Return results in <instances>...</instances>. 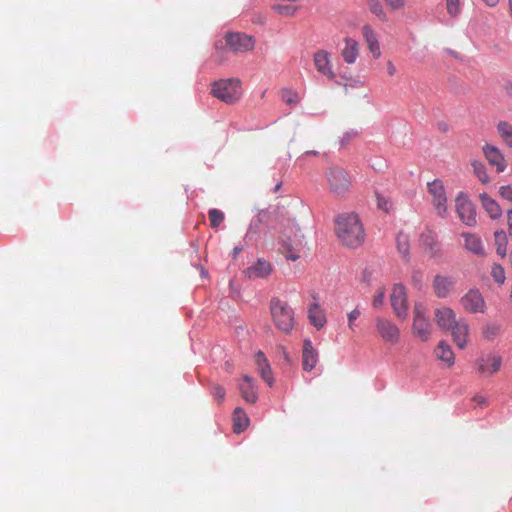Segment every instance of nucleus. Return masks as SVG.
<instances>
[{"label": "nucleus", "instance_id": "16", "mask_svg": "<svg viewBox=\"0 0 512 512\" xmlns=\"http://www.w3.org/2000/svg\"><path fill=\"white\" fill-rule=\"evenodd\" d=\"M313 62L319 73L328 79H334L335 73L332 68L330 54L325 50H319L314 53Z\"/></svg>", "mask_w": 512, "mask_h": 512}, {"label": "nucleus", "instance_id": "52", "mask_svg": "<svg viewBox=\"0 0 512 512\" xmlns=\"http://www.w3.org/2000/svg\"><path fill=\"white\" fill-rule=\"evenodd\" d=\"M504 91L507 96L512 98V83H507L504 85Z\"/></svg>", "mask_w": 512, "mask_h": 512}, {"label": "nucleus", "instance_id": "17", "mask_svg": "<svg viewBox=\"0 0 512 512\" xmlns=\"http://www.w3.org/2000/svg\"><path fill=\"white\" fill-rule=\"evenodd\" d=\"M434 319L439 328L449 330L458 320L455 312L446 306L436 308Z\"/></svg>", "mask_w": 512, "mask_h": 512}, {"label": "nucleus", "instance_id": "15", "mask_svg": "<svg viewBox=\"0 0 512 512\" xmlns=\"http://www.w3.org/2000/svg\"><path fill=\"white\" fill-rule=\"evenodd\" d=\"M455 280L451 277L437 274L433 278L432 289L436 297L447 298L454 289Z\"/></svg>", "mask_w": 512, "mask_h": 512}, {"label": "nucleus", "instance_id": "33", "mask_svg": "<svg viewBox=\"0 0 512 512\" xmlns=\"http://www.w3.org/2000/svg\"><path fill=\"white\" fill-rule=\"evenodd\" d=\"M372 14L379 20L387 21L388 17L380 0H365Z\"/></svg>", "mask_w": 512, "mask_h": 512}, {"label": "nucleus", "instance_id": "26", "mask_svg": "<svg viewBox=\"0 0 512 512\" xmlns=\"http://www.w3.org/2000/svg\"><path fill=\"white\" fill-rule=\"evenodd\" d=\"M461 236L464 238V247L469 252L478 256L485 255V249L480 237L468 232L462 233Z\"/></svg>", "mask_w": 512, "mask_h": 512}, {"label": "nucleus", "instance_id": "47", "mask_svg": "<svg viewBox=\"0 0 512 512\" xmlns=\"http://www.w3.org/2000/svg\"><path fill=\"white\" fill-rule=\"evenodd\" d=\"M422 277H423V274L422 272L420 271H415L412 275V281L413 283L418 286V287H421V283H422Z\"/></svg>", "mask_w": 512, "mask_h": 512}, {"label": "nucleus", "instance_id": "19", "mask_svg": "<svg viewBox=\"0 0 512 512\" xmlns=\"http://www.w3.org/2000/svg\"><path fill=\"white\" fill-rule=\"evenodd\" d=\"M483 153H484V156L487 159V161L491 165L496 167V171L498 173H501L506 169V167H507L506 161H505L504 155L499 150V148H497L496 146L487 144L483 147Z\"/></svg>", "mask_w": 512, "mask_h": 512}, {"label": "nucleus", "instance_id": "36", "mask_svg": "<svg viewBox=\"0 0 512 512\" xmlns=\"http://www.w3.org/2000/svg\"><path fill=\"white\" fill-rule=\"evenodd\" d=\"M474 174L478 177V179L482 183H488L489 182V176L487 174V170L485 165L482 162L474 161L472 163Z\"/></svg>", "mask_w": 512, "mask_h": 512}, {"label": "nucleus", "instance_id": "3", "mask_svg": "<svg viewBox=\"0 0 512 512\" xmlns=\"http://www.w3.org/2000/svg\"><path fill=\"white\" fill-rule=\"evenodd\" d=\"M329 192L335 197L344 196L351 188L352 180L348 172L341 167H330L326 172Z\"/></svg>", "mask_w": 512, "mask_h": 512}, {"label": "nucleus", "instance_id": "5", "mask_svg": "<svg viewBox=\"0 0 512 512\" xmlns=\"http://www.w3.org/2000/svg\"><path fill=\"white\" fill-rule=\"evenodd\" d=\"M432 324L426 317V307L423 303L417 302L413 308L412 334L422 342H427L432 335Z\"/></svg>", "mask_w": 512, "mask_h": 512}, {"label": "nucleus", "instance_id": "38", "mask_svg": "<svg viewBox=\"0 0 512 512\" xmlns=\"http://www.w3.org/2000/svg\"><path fill=\"white\" fill-rule=\"evenodd\" d=\"M208 217L211 227L217 228L224 220V213L218 209H210Z\"/></svg>", "mask_w": 512, "mask_h": 512}, {"label": "nucleus", "instance_id": "34", "mask_svg": "<svg viewBox=\"0 0 512 512\" xmlns=\"http://www.w3.org/2000/svg\"><path fill=\"white\" fill-rule=\"evenodd\" d=\"M273 10L281 16H293L299 7L290 2V4L277 3L273 5Z\"/></svg>", "mask_w": 512, "mask_h": 512}, {"label": "nucleus", "instance_id": "45", "mask_svg": "<svg viewBox=\"0 0 512 512\" xmlns=\"http://www.w3.org/2000/svg\"><path fill=\"white\" fill-rule=\"evenodd\" d=\"M385 3L392 11H395L403 9L406 4V0H385Z\"/></svg>", "mask_w": 512, "mask_h": 512}, {"label": "nucleus", "instance_id": "1", "mask_svg": "<svg viewBox=\"0 0 512 512\" xmlns=\"http://www.w3.org/2000/svg\"><path fill=\"white\" fill-rule=\"evenodd\" d=\"M335 233L340 242L349 248H357L365 241V230L356 213L346 212L335 219Z\"/></svg>", "mask_w": 512, "mask_h": 512}, {"label": "nucleus", "instance_id": "13", "mask_svg": "<svg viewBox=\"0 0 512 512\" xmlns=\"http://www.w3.org/2000/svg\"><path fill=\"white\" fill-rule=\"evenodd\" d=\"M456 211L460 220L467 226L476 224V210L474 204L463 193L456 197Z\"/></svg>", "mask_w": 512, "mask_h": 512}, {"label": "nucleus", "instance_id": "11", "mask_svg": "<svg viewBox=\"0 0 512 512\" xmlns=\"http://www.w3.org/2000/svg\"><path fill=\"white\" fill-rule=\"evenodd\" d=\"M419 245L430 258L442 256L441 243L438 241L435 231L426 228L419 236Z\"/></svg>", "mask_w": 512, "mask_h": 512}, {"label": "nucleus", "instance_id": "29", "mask_svg": "<svg viewBox=\"0 0 512 512\" xmlns=\"http://www.w3.org/2000/svg\"><path fill=\"white\" fill-rule=\"evenodd\" d=\"M308 319L310 323L319 329H322L326 324V315L324 310L318 303H313L308 310Z\"/></svg>", "mask_w": 512, "mask_h": 512}, {"label": "nucleus", "instance_id": "2", "mask_svg": "<svg viewBox=\"0 0 512 512\" xmlns=\"http://www.w3.org/2000/svg\"><path fill=\"white\" fill-rule=\"evenodd\" d=\"M270 313L275 326L285 334H290L295 325L294 311L286 301L272 298Z\"/></svg>", "mask_w": 512, "mask_h": 512}, {"label": "nucleus", "instance_id": "50", "mask_svg": "<svg viewBox=\"0 0 512 512\" xmlns=\"http://www.w3.org/2000/svg\"><path fill=\"white\" fill-rule=\"evenodd\" d=\"M387 72L390 76H393L396 73V67L391 61L387 62Z\"/></svg>", "mask_w": 512, "mask_h": 512}, {"label": "nucleus", "instance_id": "28", "mask_svg": "<svg viewBox=\"0 0 512 512\" xmlns=\"http://www.w3.org/2000/svg\"><path fill=\"white\" fill-rule=\"evenodd\" d=\"M481 205L492 219H498L502 215L500 205L486 193L479 195Z\"/></svg>", "mask_w": 512, "mask_h": 512}, {"label": "nucleus", "instance_id": "41", "mask_svg": "<svg viewBox=\"0 0 512 512\" xmlns=\"http://www.w3.org/2000/svg\"><path fill=\"white\" fill-rule=\"evenodd\" d=\"M377 207L385 212H389L392 209L391 201L383 195L376 193Z\"/></svg>", "mask_w": 512, "mask_h": 512}, {"label": "nucleus", "instance_id": "20", "mask_svg": "<svg viewBox=\"0 0 512 512\" xmlns=\"http://www.w3.org/2000/svg\"><path fill=\"white\" fill-rule=\"evenodd\" d=\"M318 362V352L310 339H305L302 350V368L306 372L312 371Z\"/></svg>", "mask_w": 512, "mask_h": 512}, {"label": "nucleus", "instance_id": "30", "mask_svg": "<svg viewBox=\"0 0 512 512\" xmlns=\"http://www.w3.org/2000/svg\"><path fill=\"white\" fill-rule=\"evenodd\" d=\"M233 428L235 433L243 432L249 425V418L242 408H236L233 412Z\"/></svg>", "mask_w": 512, "mask_h": 512}, {"label": "nucleus", "instance_id": "53", "mask_svg": "<svg viewBox=\"0 0 512 512\" xmlns=\"http://www.w3.org/2000/svg\"><path fill=\"white\" fill-rule=\"evenodd\" d=\"M487 6L495 7L498 5L500 0H482Z\"/></svg>", "mask_w": 512, "mask_h": 512}, {"label": "nucleus", "instance_id": "9", "mask_svg": "<svg viewBox=\"0 0 512 512\" xmlns=\"http://www.w3.org/2000/svg\"><path fill=\"white\" fill-rule=\"evenodd\" d=\"M428 192L432 197V203L437 215L445 217L447 214V197L444 185L441 180H434L427 184Z\"/></svg>", "mask_w": 512, "mask_h": 512}, {"label": "nucleus", "instance_id": "44", "mask_svg": "<svg viewBox=\"0 0 512 512\" xmlns=\"http://www.w3.org/2000/svg\"><path fill=\"white\" fill-rule=\"evenodd\" d=\"M212 395L214 396L215 399L219 401V403H221L225 398L226 391L224 387L220 385H214L212 387Z\"/></svg>", "mask_w": 512, "mask_h": 512}, {"label": "nucleus", "instance_id": "24", "mask_svg": "<svg viewBox=\"0 0 512 512\" xmlns=\"http://www.w3.org/2000/svg\"><path fill=\"white\" fill-rule=\"evenodd\" d=\"M255 362L258 368V372L262 379L269 385L272 386L274 384V377L272 374L271 367L264 356L262 351H258L255 354Z\"/></svg>", "mask_w": 512, "mask_h": 512}, {"label": "nucleus", "instance_id": "23", "mask_svg": "<svg viewBox=\"0 0 512 512\" xmlns=\"http://www.w3.org/2000/svg\"><path fill=\"white\" fill-rule=\"evenodd\" d=\"M344 47L341 50V56L347 64H353L356 62L359 56L360 45L358 41L351 37H346L343 40Z\"/></svg>", "mask_w": 512, "mask_h": 512}, {"label": "nucleus", "instance_id": "51", "mask_svg": "<svg viewBox=\"0 0 512 512\" xmlns=\"http://www.w3.org/2000/svg\"><path fill=\"white\" fill-rule=\"evenodd\" d=\"M473 401L476 402L477 404H480V405H484L486 404V399L485 397L481 396V395H477L473 398Z\"/></svg>", "mask_w": 512, "mask_h": 512}, {"label": "nucleus", "instance_id": "21", "mask_svg": "<svg viewBox=\"0 0 512 512\" xmlns=\"http://www.w3.org/2000/svg\"><path fill=\"white\" fill-rule=\"evenodd\" d=\"M362 36L372 56L378 59L381 56V50L374 29L368 24L364 25L362 27Z\"/></svg>", "mask_w": 512, "mask_h": 512}, {"label": "nucleus", "instance_id": "37", "mask_svg": "<svg viewBox=\"0 0 512 512\" xmlns=\"http://www.w3.org/2000/svg\"><path fill=\"white\" fill-rule=\"evenodd\" d=\"M491 276H492L493 280L496 283H498L499 285L504 284V282L506 280L504 268L500 264H497V263H494L491 267Z\"/></svg>", "mask_w": 512, "mask_h": 512}, {"label": "nucleus", "instance_id": "27", "mask_svg": "<svg viewBox=\"0 0 512 512\" xmlns=\"http://www.w3.org/2000/svg\"><path fill=\"white\" fill-rule=\"evenodd\" d=\"M435 356L438 360L445 363L447 367H451L455 363V356L452 348L445 341H440L435 349Z\"/></svg>", "mask_w": 512, "mask_h": 512}, {"label": "nucleus", "instance_id": "8", "mask_svg": "<svg viewBox=\"0 0 512 512\" xmlns=\"http://www.w3.org/2000/svg\"><path fill=\"white\" fill-rule=\"evenodd\" d=\"M475 366L481 376L490 377L501 369L502 357L494 352L483 354L475 361Z\"/></svg>", "mask_w": 512, "mask_h": 512}, {"label": "nucleus", "instance_id": "7", "mask_svg": "<svg viewBox=\"0 0 512 512\" xmlns=\"http://www.w3.org/2000/svg\"><path fill=\"white\" fill-rule=\"evenodd\" d=\"M375 329L380 338L391 345H396L400 341V329L390 319L377 317L375 319Z\"/></svg>", "mask_w": 512, "mask_h": 512}, {"label": "nucleus", "instance_id": "49", "mask_svg": "<svg viewBox=\"0 0 512 512\" xmlns=\"http://www.w3.org/2000/svg\"><path fill=\"white\" fill-rule=\"evenodd\" d=\"M507 224L509 235L512 237V209L508 210L507 212Z\"/></svg>", "mask_w": 512, "mask_h": 512}, {"label": "nucleus", "instance_id": "43", "mask_svg": "<svg viewBox=\"0 0 512 512\" xmlns=\"http://www.w3.org/2000/svg\"><path fill=\"white\" fill-rule=\"evenodd\" d=\"M361 315V312L358 308L353 309L351 312L347 314L348 318V327L351 331L354 332V326L356 319Z\"/></svg>", "mask_w": 512, "mask_h": 512}, {"label": "nucleus", "instance_id": "14", "mask_svg": "<svg viewBox=\"0 0 512 512\" xmlns=\"http://www.w3.org/2000/svg\"><path fill=\"white\" fill-rule=\"evenodd\" d=\"M461 305L464 310L469 313H484L486 304L482 294L476 290H469L464 296H462Z\"/></svg>", "mask_w": 512, "mask_h": 512}, {"label": "nucleus", "instance_id": "39", "mask_svg": "<svg viewBox=\"0 0 512 512\" xmlns=\"http://www.w3.org/2000/svg\"><path fill=\"white\" fill-rule=\"evenodd\" d=\"M500 326L496 324H487L483 327L482 334L487 340L495 339L500 333Z\"/></svg>", "mask_w": 512, "mask_h": 512}, {"label": "nucleus", "instance_id": "4", "mask_svg": "<svg viewBox=\"0 0 512 512\" xmlns=\"http://www.w3.org/2000/svg\"><path fill=\"white\" fill-rule=\"evenodd\" d=\"M290 232L294 234V239L287 233L279 237L280 250L287 260L296 261L300 258V251L304 247V236L298 227H292Z\"/></svg>", "mask_w": 512, "mask_h": 512}, {"label": "nucleus", "instance_id": "22", "mask_svg": "<svg viewBox=\"0 0 512 512\" xmlns=\"http://www.w3.org/2000/svg\"><path fill=\"white\" fill-rule=\"evenodd\" d=\"M272 272V265L264 259H258L253 265L245 270V274L250 279L265 278Z\"/></svg>", "mask_w": 512, "mask_h": 512}, {"label": "nucleus", "instance_id": "32", "mask_svg": "<svg viewBox=\"0 0 512 512\" xmlns=\"http://www.w3.org/2000/svg\"><path fill=\"white\" fill-rule=\"evenodd\" d=\"M494 240L496 245V251L499 256L505 258L507 255V244L508 238L503 230H497L494 233Z\"/></svg>", "mask_w": 512, "mask_h": 512}, {"label": "nucleus", "instance_id": "25", "mask_svg": "<svg viewBox=\"0 0 512 512\" xmlns=\"http://www.w3.org/2000/svg\"><path fill=\"white\" fill-rule=\"evenodd\" d=\"M242 379L243 383L239 384L241 396L247 403L254 404L258 399L254 380L248 375H244Z\"/></svg>", "mask_w": 512, "mask_h": 512}, {"label": "nucleus", "instance_id": "10", "mask_svg": "<svg viewBox=\"0 0 512 512\" xmlns=\"http://www.w3.org/2000/svg\"><path fill=\"white\" fill-rule=\"evenodd\" d=\"M226 46L235 53H245L254 49L255 40L244 33H228L225 36Z\"/></svg>", "mask_w": 512, "mask_h": 512}, {"label": "nucleus", "instance_id": "18", "mask_svg": "<svg viewBox=\"0 0 512 512\" xmlns=\"http://www.w3.org/2000/svg\"><path fill=\"white\" fill-rule=\"evenodd\" d=\"M453 341L460 348H466L469 337V325L464 319H459L450 329Z\"/></svg>", "mask_w": 512, "mask_h": 512}, {"label": "nucleus", "instance_id": "46", "mask_svg": "<svg viewBox=\"0 0 512 512\" xmlns=\"http://www.w3.org/2000/svg\"><path fill=\"white\" fill-rule=\"evenodd\" d=\"M499 194L501 195L502 198H504L508 201H512V186H510V185L501 186L499 188Z\"/></svg>", "mask_w": 512, "mask_h": 512}, {"label": "nucleus", "instance_id": "40", "mask_svg": "<svg viewBox=\"0 0 512 512\" xmlns=\"http://www.w3.org/2000/svg\"><path fill=\"white\" fill-rule=\"evenodd\" d=\"M447 13L455 18L461 12V1L460 0H446Z\"/></svg>", "mask_w": 512, "mask_h": 512}, {"label": "nucleus", "instance_id": "42", "mask_svg": "<svg viewBox=\"0 0 512 512\" xmlns=\"http://www.w3.org/2000/svg\"><path fill=\"white\" fill-rule=\"evenodd\" d=\"M384 299H385V288L379 287L376 290L375 295L373 297V301H372L373 307H375V308L382 307V305L384 304Z\"/></svg>", "mask_w": 512, "mask_h": 512}, {"label": "nucleus", "instance_id": "48", "mask_svg": "<svg viewBox=\"0 0 512 512\" xmlns=\"http://www.w3.org/2000/svg\"><path fill=\"white\" fill-rule=\"evenodd\" d=\"M288 94V96L286 95V93L283 94V100L289 104L297 103V95L292 94L290 92Z\"/></svg>", "mask_w": 512, "mask_h": 512}, {"label": "nucleus", "instance_id": "55", "mask_svg": "<svg viewBox=\"0 0 512 512\" xmlns=\"http://www.w3.org/2000/svg\"><path fill=\"white\" fill-rule=\"evenodd\" d=\"M509 2V12H510V16L512 17V0H508Z\"/></svg>", "mask_w": 512, "mask_h": 512}, {"label": "nucleus", "instance_id": "31", "mask_svg": "<svg viewBox=\"0 0 512 512\" xmlns=\"http://www.w3.org/2000/svg\"><path fill=\"white\" fill-rule=\"evenodd\" d=\"M496 129L503 143L512 148V124L508 121H500L498 122Z\"/></svg>", "mask_w": 512, "mask_h": 512}, {"label": "nucleus", "instance_id": "6", "mask_svg": "<svg viewBox=\"0 0 512 512\" xmlns=\"http://www.w3.org/2000/svg\"><path fill=\"white\" fill-rule=\"evenodd\" d=\"M211 93L217 99L233 104L241 96V82L238 79L219 80L213 84Z\"/></svg>", "mask_w": 512, "mask_h": 512}, {"label": "nucleus", "instance_id": "35", "mask_svg": "<svg viewBox=\"0 0 512 512\" xmlns=\"http://www.w3.org/2000/svg\"><path fill=\"white\" fill-rule=\"evenodd\" d=\"M396 242H397L398 251L404 257H407L409 255V249H410V244H409L408 236L406 234H404V233H399L397 235Z\"/></svg>", "mask_w": 512, "mask_h": 512}, {"label": "nucleus", "instance_id": "54", "mask_svg": "<svg viewBox=\"0 0 512 512\" xmlns=\"http://www.w3.org/2000/svg\"><path fill=\"white\" fill-rule=\"evenodd\" d=\"M242 248L241 247H235L233 249V255L234 257H236L240 252H241Z\"/></svg>", "mask_w": 512, "mask_h": 512}, {"label": "nucleus", "instance_id": "12", "mask_svg": "<svg viewBox=\"0 0 512 512\" xmlns=\"http://www.w3.org/2000/svg\"><path fill=\"white\" fill-rule=\"evenodd\" d=\"M390 302L395 316L399 319H405L408 313V301L406 289L403 285H394L390 296Z\"/></svg>", "mask_w": 512, "mask_h": 512}]
</instances>
